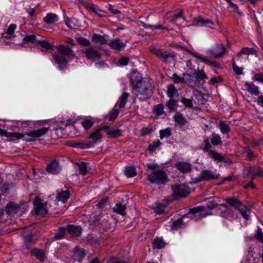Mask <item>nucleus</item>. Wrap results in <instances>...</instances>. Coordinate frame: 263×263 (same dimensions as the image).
I'll return each instance as SVG.
<instances>
[{
    "label": "nucleus",
    "mask_w": 263,
    "mask_h": 263,
    "mask_svg": "<svg viewBox=\"0 0 263 263\" xmlns=\"http://www.w3.org/2000/svg\"><path fill=\"white\" fill-rule=\"evenodd\" d=\"M129 80L133 92L139 99L144 100L153 95L154 85L152 79L142 78L139 73L132 72Z\"/></svg>",
    "instance_id": "obj_1"
},
{
    "label": "nucleus",
    "mask_w": 263,
    "mask_h": 263,
    "mask_svg": "<svg viewBox=\"0 0 263 263\" xmlns=\"http://www.w3.org/2000/svg\"><path fill=\"white\" fill-rule=\"evenodd\" d=\"M150 51L155 54L158 59L165 63H171L175 60L176 54L174 52L163 50L161 49L157 48L154 46L149 47Z\"/></svg>",
    "instance_id": "obj_2"
},
{
    "label": "nucleus",
    "mask_w": 263,
    "mask_h": 263,
    "mask_svg": "<svg viewBox=\"0 0 263 263\" xmlns=\"http://www.w3.org/2000/svg\"><path fill=\"white\" fill-rule=\"evenodd\" d=\"M148 180L152 183L163 184L167 182L168 177L164 171L158 170L148 176Z\"/></svg>",
    "instance_id": "obj_3"
},
{
    "label": "nucleus",
    "mask_w": 263,
    "mask_h": 263,
    "mask_svg": "<svg viewBox=\"0 0 263 263\" xmlns=\"http://www.w3.org/2000/svg\"><path fill=\"white\" fill-rule=\"evenodd\" d=\"M28 209L27 202L21 201L20 204L14 202L8 203L5 207V211L10 216H13L18 211L24 212Z\"/></svg>",
    "instance_id": "obj_4"
},
{
    "label": "nucleus",
    "mask_w": 263,
    "mask_h": 263,
    "mask_svg": "<svg viewBox=\"0 0 263 263\" xmlns=\"http://www.w3.org/2000/svg\"><path fill=\"white\" fill-rule=\"evenodd\" d=\"M173 196L175 199L186 197L190 193V189L187 185L175 184L172 185Z\"/></svg>",
    "instance_id": "obj_5"
},
{
    "label": "nucleus",
    "mask_w": 263,
    "mask_h": 263,
    "mask_svg": "<svg viewBox=\"0 0 263 263\" xmlns=\"http://www.w3.org/2000/svg\"><path fill=\"white\" fill-rule=\"evenodd\" d=\"M200 209L199 208L191 209L187 215L183 216L178 220L174 221L172 224V228L173 229H177L181 228L182 226L185 224V223L186 221H185V220L186 219H188L189 218H193V217L192 216V215H197V216L200 215Z\"/></svg>",
    "instance_id": "obj_6"
},
{
    "label": "nucleus",
    "mask_w": 263,
    "mask_h": 263,
    "mask_svg": "<svg viewBox=\"0 0 263 263\" xmlns=\"http://www.w3.org/2000/svg\"><path fill=\"white\" fill-rule=\"evenodd\" d=\"M34 210L37 215H45L47 212V203L39 196H35L33 201Z\"/></svg>",
    "instance_id": "obj_7"
},
{
    "label": "nucleus",
    "mask_w": 263,
    "mask_h": 263,
    "mask_svg": "<svg viewBox=\"0 0 263 263\" xmlns=\"http://www.w3.org/2000/svg\"><path fill=\"white\" fill-rule=\"evenodd\" d=\"M83 52L86 58L91 61L99 60L102 56L101 53L96 47L92 46L86 48Z\"/></svg>",
    "instance_id": "obj_8"
},
{
    "label": "nucleus",
    "mask_w": 263,
    "mask_h": 263,
    "mask_svg": "<svg viewBox=\"0 0 263 263\" xmlns=\"http://www.w3.org/2000/svg\"><path fill=\"white\" fill-rule=\"evenodd\" d=\"M219 174L209 170H202L200 172L199 177V181L203 180L209 181L213 179H217L219 178Z\"/></svg>",
    "instance_id": "obj_9"
},
{
    "label": "nucleus",
    "mask_w": 263,
    "mask_h": 263,
    "mask_svg": "<svg viewBox=\"0 0 263 263\" xmlns=\"http://www.w3.org/2000/svg\"><path fill=\"white\" fill-rule=\"evenodd\" d=\"M226 52V48L224 45L221 43L216 44L210 50V52L215 58L222 57Z\"/></svg>",
    "instance_id": "obj_10"
},
{
    "label": "nucleus",
    "mask_w": 263,
    "mask_h": 263,
    "mask_svg": "<svg viewBox=\"0 0 263 263\" xmlns=\"http://www.w3.org/2000/svg\"><path fill=\"white\" fill-rule=\"evenodd\" d=\"M221 206L224 208V210L221 212V215L223 217L230 220L237 218V214L232 209L228 208L227 205L225 204H222Z\"/></svg>",
    "instance_id": "obj_11"
},
{
    "label": "nucleus",
    "mask_w": 263,
    "mask_h": 263,
    "mask_svg": "<svg viewBox=\"0 0 263 263\" xmlns=\"http://www.w3.org/2000/svg\"><path fill=\"white\" fill-rule=\"evenodd\" d=\"M194 23L196 24L197 26L206 27L210 28H213L215 25L213 22L209 19H205L201 16H199L194 20Z\"/></svg>",
    "instance_id": "obj_12"
},
{
    "label": "nucleus",
    "mask_w": 263,
    "mask_h": 263,
    "mask_svg": "<svg viewBox=\"0 0 263 263\" xmlns=\"http://www.w3.org/2000/svg\"><path fill=\"white\" fill-rule=\"evenodd\" d=\"M53 59L56 64L58 65L59 68L62 70L65 69L67 66V61L63 55L54 53L52 55Z\"/></svg>",
    "instance_id": "obj_13"
},
{
    "label": "nucleus",
    "mask_w": 263,
    "mask_h": 263,
    "mask_svg": "<svg viewBox=\"0 0 263 263\" xmlns=\"http://www.w3.org/2000/svg\"><path fill=\"white\" fill-rule=\"evenodd\" d=\"M108 45L111 49L115 50L120 51L125 47L126 46V43L123 42L119 38H116L112 40L109 43H108Z\"/></svg>",
    "instance_id": "obj_14"
},
{
    "label": "nucleus",
    "mask_w": 263,
    "mask_h": 263,
    "mask_svg": "<svg viewBox=\"0 0 263 263\" xmlns=\"http://www.w3.org/2000/svg\"><path fill=\"white\" fill-rule=\"evenodd\" d=\"M49 130V127H42L36 130H32L26 133V135L34 138H37L45 135Z\"/></svg>",
    "instance_id": "obj_15"
},
{
    "label": "nucleus",
    "mask_w": 263,
    "mask_h": 263,
    "mask_svg": "<svg viewBox=\"0 0 263 263\" xmlns=\"http://www.w3.org/2000/svg\"><path fill=\"white\" fill-rule=\"evenodd\" d=\"M0 136L6 137L10 139L13 140L14 139H20L24 137V135L18 133H8L5 129L0 128Z\"/></svg>",
    "instance_id": "obj_16"
},
{
    "label": "nucleus",
    "mask_w": 263,
    "mask_h": 263,
    "mask_svg": "<svg viewBox=\"0 0 263 263\" xmlns=\"http://www.w3.org/2000/svg\"><path fill=\"white\" fill-rule=\"evenodd\" d=\"M175 167L182 173H187L191 171L192 166L190 163L179 161L176 163Z\"/></svg>",
    "instance_id": "obj_17"
},
{
    "label": "nucleus",
    "mask_w": 263,
    "mask_h": 263,
    "mask_svg": "<svg viewBox=\"0 0 263 263\" xmlns=\"http://www.w3.org/2000/svg\"><path fill=\"white\" fill-rule=\"evenodd\" d=\"M55 48L58 52L63 54H64L65 55L69 56L71 57H75L73 51L68 46L61 44L59 46H57Z\"/></svg>",
    "instance_id": "obj_18"
},
{
    "label": "nucleus",
    "mask_w": 263,
    "mask_h": 263,
    "mask_svg": "<svg viewBox=\"0 0 263 263\" xmlns=\"http://www.w3.org/2000/svg\"><path fill=\"white\" fill-rule=\"evenodd\" d=\"M46 171L49 173L52 174H57L61 171V167L59 162L57 160L51 162L47 165Z\"/></svg>",
    "instance_id": "obj_19"
},
{
    "label": "nucleus",
    "mask_w": 263,
    "mask_h": 263,
    "mask_svg": "<svg viewBox=\"0 0 263 263\" xmlns=\"http://www.w3.org/2000/svg\"><path fill=\"white\" fill-rule=\"evenodd\" d=\"M82 228L80 226L70 225L67 227V231L73 237H78L82 233Z\"/></svg>",
    "instance_id": "obj_20"
},
{
    "label": "nucleus",
    "mask_w": 263,
    "mask_h": 263,
    "mask_svg": "<svg viewBox=\"0 0 263 263\" xmlns=\"http://www.w3.org/2000/svg\"><path fill=\"white\" fill-rule=\"evenodd\" d=\"M244 86L245 89L252 95L257 96L259 93L258 87L253 83L246 82L244 84Z\"/></svg>",
    "instance_id": "obj_21"
},
{
    "label": "nucleus",
    "mask_w": 263,
    "mask_h": 263,
    "mask_svg": "<svg viewBox=\"0 0 263 263\" xmlns=\"http://www.w3.org/2000/svg\"><path fill=\"white\" fill-rule=\"evenodd\" d=\"M241 54H254L257 55V51L253 48L243 47L236 55V58H237V61L239 60Z\"/></svg>",
    "instance_id": "obj_22"
},
{
    "label": "nucleus",
    "mask_w": 263,
    "mask_h": 263,
    "mask_svg": "<svg viewBox=\"0 0 263 263\" xmlns=\"http://www.w3.org/2000/svg\"><path fill=\"white\" fill-rule=\"evenodd\" d=\"M241 214V215L246 220H248L250 217V207L249 205H245L242 204L241 206H240L239 208L237 209Z\"/></svg>",
    "instance_id": "obj_23"
},
{
    "label": "nucleus",
    "mask_w": 263,
    "mask_h": 263,
    "mask_svg": "<svg viewBox=\"0 0 263 263\" xmlns=\"http://www.w3.org/2000/svg\"><path fill=\"white\" fill-rule=\"evenodd\" d=\"M184 84H188L190 87H194L197 84L196 80H194V76L189 73H183Z\"/></svg>",
    "instance_id": "obj_24"
},
{
    "label": "nucleus",
    "mask_w": 263,
    "mask_h": 263,
    "mask_svg": "<svg viewBox=\"0 0 263 263\" xmlns=\"http://www.w3.org/2000/svg\"><path fill=\"white\" fill-rule=\"evenodd\" d=\"M58 19V16L55 14L49 13L43 18V21L46 24L50 25L57 22Z\"/></svg>",
    "instance_id": "obj_25"
},
{
    "label": "nucleus",
    "mask_w": 263,
    "mask_h": 263,
    "mask_svg": "<svg viewBox=\"0 0 263 263\" xmlns=\"http://www.w3.org/2000/svg\"><path fill=\"white\" fill-rule=\"evenodd\" d=\"M227 203L231 206L234 207L235 209H237L241 206L242 203L240 200L236 198L229 197L224 199Z\"/></svg>",
    "instance_id": "obj_26"
},
{
    "label": "nucleus",
    "mask_w": 263,
    "mask_h": 263,
    "mask_svg": "<svg viewBox=\"0 0 263 263\" xmlns=\"http://www.w3.org/2000/svg\"><path fill=\"white\" fill-rule=\"evenodd\" d=\"M70 197L69 192L68 191H62L57 194V199L59 201L65 203Z\"/></svg>",
    "instance_id": "obj_27"
},
{
    "label": "nucleus",
    "mask_w": 263,
    "mask_h": 263,
    "mask_svg": "<svg viewBox=\"0 0 263 263\" xmlns=\"http://www.w3.org/2000/svg\"><path fill=\"white\" fill-rule=\"evenodd\" d=\"M92 40L93 42L101 45L107 44V41L104 36L96 33L92 34Z\"/></svg>",
    "instance_id": "obj_28"
},
{
    "label": "nucleus",
    "mask_w": 263,
    "mask_h": 263,
    "mask_svg": "<svg viewBox=\"0 0 263 263\" xmlns=\"http://www.w3.org/2000/svg\"><path fill=\"white\" fill-rule=\"evenodd\" d=\"M173 118L175 120V122L179 125H185L187 122V120L185 117L183 115V114H181L179 111H177L175 113Z\"/></svg>",
    "instance_id": "obj_29"
},
{
    "label": "nucleus",
    "mask_w": 263,
    "mask_h": 263,
    "mask_svg": "<svg viewBox=\"0 0 263 263\" xmlns=\"http://www.w3.org/2000/svg\"><path fill=\"white\" fill-rule=\"evenodd\" d=\"M129 96V93L127 92H123L122 95L119 97L118 100V106L120 108H124L126 103L127 102L128 98Z\"/></svg>",
    "instance_id": "obj_30"
},
{
    "label": "nucleus",
    "mask_w": 263,
    "mask_h": 263,
    "mask_svg": "<svg viewBox=\"0 0 263 263\" xmlns=\"http://www.w3.org/2000/svg\"><path fill=\"white\" fill-rule=\"evenodd\" d=\"M102 131V128H98L89 136V138L92 140L93 143H96L101 139L102 135L101 132Z\"/></svg>",
    "instance_id": "obj_31"
},
{
    "label": "nucleus",
    "mask_w": 263,
    "mask_h": 263,
    "mask_svg": "<svg viewBox=\"0 0 263 263\" xmlns=\"http://www.w3.org/2000/svg\"><path fill=\"white\" fill-rule=\"evenodd\" d=\"M209 156L217 162H222L224 160V158L221 154L216 152L214 150H210L208 153Z\"/></svg>",
    "instance_id": "obj_32"
},
{
    "label": "nucleus",
    "mask_w": 263,
    "mask_h": 263,
    "mask_svg": "<svg viewBox=\"0 0 263 263\" xmlns=\"http://www.w3.org/2000/svg\"><path fill=\"white\" fill-rule=\"evenodd\" d=\"M195 57H196L197 58H198L201 62H202L205 64H206L209 65L213 66L214 67H220L219 64L217 62L211 61L208 60L207 59H206L205 58H204L201 55H195Z\"/></svg>",
    "instance_id": "obj_33"
},
{
    "label": "nucleus",
    "mask_w": 263,
    "mask_h": 263,
    "mask_svg": "<svg viewBox=\"0 0 263 263\" xmlns=\"http://www.w3.org/2000/svg\"><path fill=\"white\" fill-rule=\"evenodd\" d=\"M31 253L39 260L41 261L44 260L45 254L43 251L39 249H34L32 250Z\"/></svg>",
    "instance_id": "obj_34"
},
{
    "label": "nucleus",
    "mask_w": 263,
    "mask_h": 263,
    "mask_svg": "<svg viewBox=\"0 0 263 263\" xmlns=\"http://www.w3.org/2000/svg\"><path fill=\"white\" fill-rule=\"evenodd\" d=\"M167 95L171 99L176 97L178 96V92L175 86L173 84L170 85L167 87Z\"/></svg>",
    "instance_id": "obj_35"
},
{
    "label": "nucleus",
    "mask_w": 263,
    "mask_h": 263,
    "mask_svg": "<svg viewBox=\"0 0 263 263\" xmlns=\"http://www.w3.org/2000/svg\"><path fill=\"white\" fill-rule=\"evenodd\" d=\"M126 206L125 205L121 203H117L115 207L113 208V211L115 213L121 215H125L126 213L125 212Z\"/></svg>",
    "instance_id": "obj_36"
},
{
    "label": "nucleus",
    "mask_w": 263,
    "mask_h": 263,
    "mask_svg": "<svg viewBox=\"0 0 263 263\" xmlns=\"http://www.w3.org/2000/svg\"><path fill=\"white\" fill-rule=\"evenodd\" d=\"M119 112L120 111L118 108V105L116 104L113 109L109 112L108 120L109 121H114L118 117Z\"/></svg>",
    "instance_id": "obj_37"
},
{
    "label": "nucleus",
    "mask_w": 263,
    "mask_h": 263,
    "mask_svg": "<svg viewBox=\"0 0 263 263\" xmlns=\"http://www.w3.org/2000/svg\"><path fill=\"white\" fill-rule=\"evenodd\" d=\"M194 78L196 79V81L197 80H204L208 79V77L206 76L203 70H198L195 71L193 73Z\"/></svg>",
    "instance_id": "obj_38"
},
{
    "label": "nucleus",
    "mask_w": 263,
    "mask_h": 263,
    "mask_svg": "<svg viewBox=\"0 0 263 263\" xmlns=\"http://www.w3.org/2000/svg\"><path fill=\"white\" fill-rule=\"evenodd\" d=\"M165 244L162 239L157 238L154 240L152 246L154 249H160L165 246Z\"/></svg>",
    "instance_id": "obj_39"
},
{
    "label": "nucleus",
    "mask_w": 263,
    "mask_h": 263,
    "mask_svg": "<svg viewBox=\"0 0 263 263\" xmlns=\"http://www.w3.org/2000/svg\"><path fill=\"white\" fill-rule=\"evenodd\" d=\"M166 207V204L161 203H158L153 205L152 208L157 214H160L164 212Z\"/></svg>",
    "instance_id": "obj_40"
},
{
    "label": "nucleus",
    "mask_w": 263,
    "mask_h": 263,
    "mask_svg": "<svg viewBox=\"0 0 263 263\" xmlns=\"http://www.w3.org/2000/svg\"><path fill=\"white\" fill-rule=\"evenodd\" d=\"M161 145V142L158 139L154 140L152 143H149L148 146V150L151 152L156 151Z\"/></svg>",
    "instance_id": "obj_41"
},
{
    "label": "nucleus",
    "mask_w": 263,
    "mask_h": 263,
    "mask_svg": "<svg viewBox=\"0 0 263 263\" xmlns=\"http://www.w3.org/2000/svg\"><path fill=\"white\" fill-rule=\"evenodd\" d=\"M124 173L128 178L134 177L137 174L135 168L132 166L126 167Z\"/></svg>",
    "instance_id": "obj_42"
},
{
    "label": "nucleus",
    "mask_w": 263,
    "mask_h": 263,
    "mask_svg": "<svg viewBox=\"0 0 263 263\" xmlns=\"http://www.w3.org/2000/svg\"><path fill=\"white\" fill-rule=\"evenodd\" d=\"M211 142L215 146L220 145L222 144L220 136L214 133L211 135Z\"/></svg>",
    "instance_id": "obj_43"
},
{
    "label": "nucleus",
    "mask_w": 263,
    "mask_h": 263,
    "mask_svg": "<svg viewBox=\"0 0 263 263\" xmlns=\"http://www.w3.org/2000/svg\"><path fill=\"white\" fill-rule=\"evenodd\" d=\"M94 124V122L89 119H84L82 122H81V125L84 127V128L87 130L91 128L92 126Z\"/></svg>",
    "instance_id": "obj_44"
},
{
    "label": "nucleus",
    "mask_w": 263,
    "mask_h": 263,
    "mask_svg": "<svg viewBox=\"0 0 263 263\" xmlns=\"http://www.w3.org/2000/svg\"><path fill=\"white\" fill-rule=\"evenodd\" d=\"M237 60V58H233L232 60L231 63L232 65V68L235 73L237 75H240L242 74V67H238L235 63V60Z\"/></svg>",
    "instance_id": "obj_45"
},
{
    "label": "nucleus",
    "mask_w": 263,
    "mask_h": 263,
    "mask_svg": "<svg viewBox=\"0 0 263 263\" xmlns=\"http://www.w3.org/2000/svg\"><path fill=\"white\" fill-rule=\"evenodd\" d=\"M153 112L156 116H159L162 115L164 111V106L162 104H159L155 106L153 109Z\"/></svg>",
    "instance_id": "obj_46"
},
{
    "label": "nucleus",
    "mask_w": 263,
    "mask_h": 263,
    "mask_svg": "<svg viewBox=\"0 0 263 263\" xmlns=\"http://www.w3.org/2000/svg\"><path fill=\"white\" fill-rule=\"evenodd\" d=\"M65 232V229L63 228L60 227L58 229L57 233L54 236L53 238H54V240H59L63 239L64 238Z\"/></svg>",
    "instance_id": "obj_47"
},
{
    "label": "nucleus",
    "mask_w": 263,
    "mask_h": 263,
    "mask_svg": "<svg viewBox=\"0 0 263 263\" xmlns=\"http://www.w3.org/2000/svg\"><path fill=\"white\" fill-rule=\"evenodd\" d=\"M160 138L163 139L165 138H168L171 135V129L169 127L159 131Z\"/></svg>",
    "instance_id": "obj_48"
},
{
    "label": "nucleus",
    "mask_w": 263,
    "mask_h": 263,
    "mask_svg": "<svg viewBox=\"0 0 263 263\" xmlns=\"http://www.w3.org/2000/svg\"><path fill=\"white\" fill-rule=\"evenodd\" d=\"M106 134L112 138H117L121 136V131L119 129H110L106 132Z\"/></svg>",
    "instance_id": "obj_49"
},
{
    "label": "nucleus",
    "mask_w": 263,
    "mask_h": 263,
    "mask_svg": "<svg viewBox=\"0 0 263 263\" xmlns=\"http://www.w3.org/2000/svg\"><path fill=\"white\" fill-rule=\"evenodd\" d=\"M171 79L173 82L175 84L182 83L184 84V78L183 76L182 77L179 76L176 73H174Z\"/></svg>",
    "instance_id": "obj_50"
},
{
    "label": "nucleus",
    "mask_w": 263,
    "mask_h": 263,
    "mask_svg": "<svg viewBox=\"0 0 263 263\" xmlns=\"http://www.w3.org/2000/svg\"><path fill=\"white\" fill-rule=\"evenodd\" d=\"M65 128L61 124L54 127V130L58 138H60L63 137V133Z\"/></svg>",
    "instance_id": "obj_51"
},
{
    "label": "nucleus",
    "mask_w": 263,
    "mask_h": 263,
    "mask_svg": "<svg viewBox=\"0 0 263 263\" xmlns=\"http://www.w3.org/2000/svg\"><path fill=\"white\" fill-rule=\"evenodd\" d=\"M78 165L80 173L83 176L85 175L88 172L86 164L84 162H80L78 163Z\"/></svg>",
    "instance_id": "obj_52"
},
{
    "label": "nucleus",
    "mask_w": 263,
    "mask_h": 263,
    "mask_svg": "<svg viewBox=\"0 0 263 263\" xmlns=\"http://www.w3.org/2000/svg\"><path fill=\"white\" fill-rule=\"evenodd\" d=\"M212 146L211 144L209 142V139H204L203 141V143H202L201 145V149L203 150L204 152H208L211 149Z\"/></svg>",
    "instance_id": "obj_53"
},
{
    "label": "nucleus",
    "mask_w": 263,
    "mask_h": 263,
    "mask_svg": "<svg viewBox=\"0 0 263 263\" xmlns=\"http://www.w3.org/2000/svg\"><path fill=\"white\" fill-rule=\"evenodd\" d=\"M33 235L28 234L24 236V239L25 245L27 248H29L31 244L34 242L33 238Z\"/></svg>",
    "instance_id": "obj_54"
},
{
    "label": "nucleus",
    "mask_w": 263,
    "mask_h": 263,
    "mask_svg": "<svg viewBox=\"0 0 263 263\" xmlns=\"http://www.w3.org/2000/svg\"><path fill=\"white\" fill-rule=\"evenodd\" d=\"M219 124L220 130L222 134H227L230 132V127L228 124L222 121H220Z\"/></svg>",
    "instance_id": "obj_55"
},
{
    "label": "nucleus",
    "mask_w": 263,
    "mask_h": 263,
    "mask_svg": "<svg viewBox=\"0 0 263 263\" xmlns=\"http://www.w3.org/2000/svg\"><path fill=\"white\" fill-rule=\"evenodd\" d=\"M38 44L40 45L42 47L47 50L52 49L53 47V45L46 40L39 41Z\"/></svg>",
    "instance_id": "obj_56"
},
{
    "label": "nucleus",
    "mask_w": 263,
    "mask_h": 263,
    "mask_svg": "<svg viewBox=\"0 0 263 263\" xmlns=\"http://www.w3.org/2000/svg\"><path fill=\"white\" fill-rule=\"evenodd\" d=\"M77 41L78 42V43L82 46H89L90 45V42L89 40L87 39L86 38L79 37L77 39Z\"/></svg>",
    "instance_id": "obj_57"
},
{
    "label": "nucleus",
    "mask_w": 263,
    "mask_h": 263,
    "mask_svg": "<svg viewBox=\"0 0 263 263\" xmlns=\"http://www.w3.org/2000/svg\"><path fill=\"white\" fill-rule=\"evenodd\" d=\"M86 8L89 10L95 12L97 14L100 15V12H101V10H100L98 7L94 4H88L86 6Z\"/></svg>",
    "instance_id": "obj_58"
},
{
    "label": "nucleus",
    "mask_w": 263,
    "mask_h": 263,
    "mask_svg": "<svg viewBox=\"0 0 263 263\" xmlns=\"http://www.w3.org/2000/svg\"><path fill=\"white\" fill-rule=\"evenodd\" d=\"M177 106V101L173 99L170 98L168 101L167 102V106L168 108L172 110H175Z\"/></svg>",
    "instance_id": "obj_59"
},
{
    "label": "nucleus",
    "mask_w": 263,
    "mask_h": 263,
    "mask_svg": "<svg viewBox=\"0 0 263 263\" xmlns=\"http://www.w3.org/2000/svg\"><path fill=\"white\" fill-rule=\"evenodd\" d=\"M25 43H35L36 42V36L34 34L28 35L24 38Z\"/></svg>",
    "instance_id": "obj_60"
},
{
    "label": "nucleus",
    "mask_w": 263,
    "mask_h": 263,
    "mask_svg": "<svg viewBox=\"0 0 263 263\" xmlns=\"http://www.w3.org/2000/svg\"><path fill=\"white\" fill-rule=\"evenodd\" d=\"M255 237L263 243V233L261 231V229L259 227H258L256 230Z\"/></svg>",
    "instance_id": "obj_61"
},
{
    "label": "nucleus",
    "mask_w": 263,
    "mask_h": 263,
    "mask_svg": "<svg viewBox=\"0 0 263 263\" xmlns=\"http://www.w3.org/2000/svg\"><path fill=\"white\" fill-rule=\"evenodd\" d=\"M17 27L16 25L15 24H11L8 28L7 30L6 33L9 36H11L13 35L14 31Z\"/></svg>",
    "instance_id": "obj_62"
},
{
    "label": "nucleus",
    "mask_w": 263,
    "mask_h": 263,
    "mask_svg": "<svg viewBox=\"0 0 263 263\" xmlns=\"http://www.w3.org/2000/svg\"><path fill=\"white\" fill-rule=\"evenodd\" d=\"M181 102L187 107H191L192 106V100L190 99L185 98H182Z\"/></svg>",
    "instance_id": "obj_63"
},
{
    "label": "nucleus",
    "mask_w": 263,
    "mask_h": 263,
    "mask_svg": "<svg viewBox=\"0 0 263 263\" xmlns=\"http://www.w3.org/2000/svg\"><path fill=\"white\" fill-rule=\"evenodd\" d=\"M255 81L261 82L263 83V74L261 73H256L253 76Z\"/></svg>",
    "instance_id": "obj_64"
}]
</instances>
